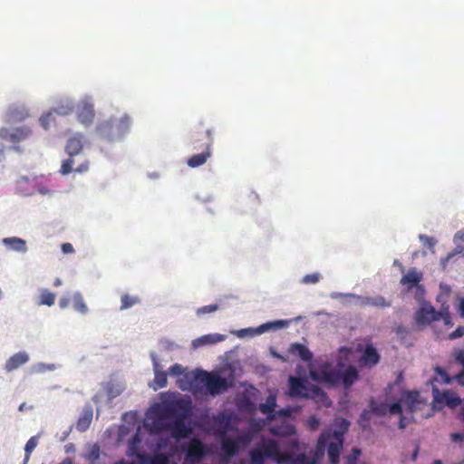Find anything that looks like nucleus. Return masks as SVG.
I'll use <instances>...</instances> for the list:
<instances>
[{
  "label": "nucleus",
  "instance_id": "39448f33",
  "mask_svg": "<svg viewBox=\"0 0 464 464\" xmlns=\"http://www.w3.org/2000/svg\"><path fill=\"white\" fill-rule=\"evenodd\" d=\"M83 149V135L76 134L71 137L65 146V151L69 155V158L63 161L60 172L63 175H68L72 171L77 173H85L89 170L90 162L85 159L81 164L75 169L73 165L75 163L73 157L79 155Z\"/></svg>",
  "mask_w": 464,
  "mask_h": 464
},
{
  "label": "nucleus",
  "instance_id": "a878e982",
  "mask_svg": "<svg viewBox=\"0 0 464 464\" xmlns=\"http://www.w3.org/2000/svg\"><path fill=\"white\" fill-rule=\"evenodd\" d=\"M3 244L12 250L24 253L27 250L26 242L19 237H5L3 239Z\"/></svg>",
  "mask_w": 464,
  "mask_h": 464
},
{
  "label": "nucleus",
  "instance_id": "49530a36",
  "mask_svg": "<svg viewBox=\"0 0 464 464\" xmlns=\"http://www.w3.org/2000/svg\"><path fill=\"white\" fill-rule=\"evenodd\" d=\"M435 372H437L438 375H440L441 377V379L443 380L444 383H450V376L448 375V373L446 372V371L444 369H442L441 367L437 366L435 368Z\"/></svg>",
  "mask_w": 464,
  "mask_h": 464
},
{
  "label": "nucleus",
  "instance_id": "ea45409f",
  "mask_svg": "<svg viewBox=\"0 0 464 464\" xmlns=\"http://www.w3.org/2000/svg\"><path fill=\"white\" fill-rule=\"evenodd\" d=\"M287 324V323L285 321H283V320H279V321H275V322H270V323H266V324H264L262 325L259 326L258 330L260 333H263L265 331H267L271 328H280V327H284Z\"/></svg>",
  "mask_w": 464,
  "mask_h": 464
},
{
  "label": "nucleus",
  "instance_id": "c85d7f7f",
  "mask_svg": "<svg viewBox=\"0 0 464 464\" xmlns=\"http://www.w3.org/2000/svg\"><path fill=\"white\" fill-rule=\"evenodd\" d=\"M73 103L69 99L61 100L53 109V111L59 115H68L73 111Z\"/></svg>",
  "mask_w": 464,
  "mask_h": 464
},
{
  "label": "nucleus",
  "instance_id": "0e129e2a",
  "mask_svg": "<svg viewBox=\"0 0 464 464\" xmlns=\"http://www.w3.org/2000/svg\"><path fill=\"white\" fill-rule=\"evenodd\" d=\"M406 425H407V423L405 421V418L402 415H401L400 421H399V428L402 430L406 427Z\"/></svg>",
  "mask_w": 464,
  "mask_h": 464
},
{
  "label": "nucleus",
  "instance_id": "b1692460",
  "mask_svg": "<svg viewBox=\"0 0 464 464\" xmlns=\"http://www.w3.org/2000/svg\"><path fill=\"white\" fill-rule=\"evenodd\" d=\"M289 353L298 356L304 362H310L313 358V354L309 349L305 345L298 343L291 344Z\"/></svg>",
  "mask_w": 464,
  "mask_h": 464
},
{
  "label": "nucleus",
  "instance_id": "e433bc0d",
  "mask_svg": "<svg viewBox=\"0 0 464 464\" xmlns=\"http://www.w3.org/2000/svg\"><path fill=\"white\" fill-rule=\"evenodd\" d=\"M55 302V295L47 289H44L40 295L39 304L51 306Z\"/></svg>",
  "mask_w": 464,
  "mask_h": 464
},
{
  "label": "nucleus",
  "instance_id": "2f4dec72",
  "mask_svg": "<svg viewBox=\"0 0 464 464\" xmlns=\"http://www.w3.org/2000/svg\"><path fill=\"white\" fill-rule=\"evenodd\" d=\"M420 393L418 392H408L403 400L402 402L404 405H406L409 410L412 412L416 409V405L420 403Z\"/></svg>",
  "mask_w": 464,
  "mask_h": 464
},
{
  "label": "nucleus",
  "instance_id": "c03bdc74",
  "mask_svg": "<svg viewBox=\"0 0 464 464\" xmlns=\"http://www.w3.org/2000/svg\"><path fill=\"white\" fill-rule=\"evenodd\" d=\"M371 411H363L360 416L359 423L361 426L365 428L367 426V422L370 420Z\"/></svg>",
  "mask_w": 464,
  "mask_h": 464
},
{
  "label": "nucleus",
  "instance_id": "c756f323",
  "mask_svg": "<svg viewBox=\"0 0 464 464\" xmlns=\"http://www.w3.org/2000/svg\"><path fill=\"white\" fill-rule=\"evenodd\" d=\"M215 421L218 426L219 433L224 436L230 428L231 417L225 413H219Z\"/></svg>",
  "mask_w": 464,
  "mask_h": 464
},
{
  "label": "nucleus",
  "instance_id": "6ab92c4d",
  "mask_svg": "<svg viewBox=\"0 0 464 464\" xmlns=\"http://www.w3.org/2000/svg\"><path fill=\"white\" fill-rule=\"evenodd\" d=\"M28 360H29V356L26 353H24V352L17 353L14 354L13 356H11L7 360V362H5V369L7 372H12L14 370H16L17 368H19L21 365L24 364L25 362H27Z\"/></svg>",
  "mask_w": 464,
  "mask_h": 464
},
{
  "label": "nucleus",
  "instance_id": "cd10ccee",
  "mask_svg": "<svg viewBox=\"0 0 464 464\" xmlns=\"http://www.w3.org/2000/svg\"><path fill=\"white\" fill-rule=\"evenodd\" d=\"M442 401L449 408L455 409L462 404L463 399L453 392L446 391L442 393Z\"/></svg>",
  "mask_w": 464,
  "mask_h": 464
},
{
  "label": "nucleus",
  "instance_id": "13d9d810",
  "mask_svg": "<svg viewBox=\"0 0 464 464\" xmlns=\"http://www.w3.org/2000/svg\"><path fill=\"white\" fill-rule=\"evenodd\" d=\"M70 304V299L67 298V297H62L60 300H59V306L62 308V309H64L66 308Z\"/></svg>",
  "mask_w": 464,
  "mask_h": 464
},
{
  "label": "nucleus",
  "instance_id": "72a5a7b5",
  "mask_svg": "<svg viewBox=\"0 0 464 464\" xmlns=\"http://www.w3.org/2000/svg\"><path fill=\"white\" fill-rule=\"evenodd\" d=\"M121 310H126L132 306H134L137 304L140 303V299L136 295H130L128 294H124L121 298Z\"/></svg>",
  "mask_w": 464,
  "mask_h": 464
},
{
  "label": "nucleus",
  "instance_id": "58836bf2",
  "mask_svg": "<svg viewBox=\"0 0 464 464\" xmlns=\"http://www.w3.org/2000/svg\"><path fill=\"white\" fill-rule=\"evenodd\" d=\"M101 453V448L98 444H93L91 449L88 450V452L85 454V459L93 463L100 458Z\"/></svg>",
  "mask_w": 464,
  "mask_h": 464
},
{
  "label": "nucleus",
  "instance_id": "2eb2a0df",
  "mask_svg": "<svg viewBox=\"0 0 464 464\" xmlns=\"http://www.w3.org/2000/svg\"><path fill=\"white\" fill-rule=\"evenodd\" d=\"M308 399H312L316 403L324 407H330L332 405V401L324 392V391L314 384L313 385L312 389H310Z\"/></svg>",
  "mask_w": 464,
  "mask_h": 464
},
{
  "label": "nucleus",
  "instance_id": "f704fd0d",
  "mask_svg": "<svg viewBox=\"0 0 464 464\" xmlns=\"http://www.w3.org/2000/svg\"><path fill=\"white\" fill-rule=\"evenodd\" d=\"M72 305L73 308L81 314H84L88 312V307L83 300L82 295L79 292L72 295Z\"/></svg>",
  "mask_w": 464,
  "mask_h": 464
},
{
  "label": "nucleus",
  "instance_id": "9b49d317",
  "mask_svg": "<svg viewBox=\"0 0 464 464\" xmlns=\"http://www.w3.org/2000/svg\"><path fill=\"white\" fill-rule=\"evenodd\" d=\"M441 316L442 312H437L430 304H424L416 312L415 321L419 325H427L439 321Z\"/></svg>",
  "mask_w": 464,
  "mask_h": 464
},
{
  "label": "nucleus",
  "instance_id": "a18cd8bd",
  "mask_svg": "<svg viewBox=\"0 0 464 464\" xmlns=\"http://www.w3.org/2000/svg\"><path fill=\"white\" fill-rule=\"evenodd\" d=\"M388 412L391 414H401L402 407L401 402H394L389 406Z\"/></svg>",
  "mask_w": 464,
  "mask_h": 464
},
{
  "label": "nucleus",
  "instance_id": "680f3d73",
  "mask_svg": "<svg viewBox=\"0 0 464 464\" xmlns=\"http://www.w3.org/2000/svg\"><path fill=\"white\" fill-rule=\"evenodd\" d=\"M419 450H420V447H419V445H416L414 451L411 455V461H416V459L418 458Z\"/></svg>",
  "mask_w": 464,
  "mask_h": 464
},
{
  "label": "nucleus",
  "instance_id": "8fccbe9b",
  "mask_svg": "<svg viewBox=\"0 0 464 464\" xmlns=\"http://www.w3.org/2000/svg\"><path fill=\"white\" fill-rule=\"evenodd\" d=\"M61 248L63 254H72L74 252L73 246L71 243L62 244Z\"/></svg>",
  "mask_w": 464,
  "mask_h": 464
},
{
  "label": "nucleus",
  "instance_id": "0eeeda50",
  "mask_svg": "<svg viewBox=\"0 0 464 464\" xmlns=\"http://www.w3.org/2000/svg\"><path fill=\"white\" fill-rule=\"evenodd\" d=\"M331 436L327 443V454L331 464H338L340 460V453L343 444V432L340 431H325Z\"/></svg>",
  "mask_w": 464,
  "mask_h": 464
},
{
  "label": "nucleus",
  "instance_id": "bf43d9fd",
  "mask_svg": "<svg viewBox=\"0 0 464 464\" xmlns=\"http://www.w3.org/2000/svg\"><path fill=\"white\" fill-rule=\"evenodd\" d=\"M288 447L293 450L299 449V441L296 439H292L288 442Z\"/></svg>",
  "mask_w": 464,
  "mask_h": 464
},
{
  "label": "nucleus",
  "instance_id": "f03ea898",
  "mask_svg": "<svg viewBox=\"0 0 464 464\" xmlns=\"http://www.w3.org/2000/svg\"><path fill=\"white\" fill-rule=\"evenodd\" d=\"M191 401L182 398L164 401L158 407V416L161 420H174L165 426H157L159 430H169L176 440L187 438L192 431L186 424V420L191 415Z\"/></svg>",
  "mask_w": 464,
  "mask_h": 464
},
{
  "label": "nucleus",
  "instance_id": "37998d69",
  "mask_svg": "<svg viewBox=\"0 0 464 464\" xmlns=\"http://www.w3.org/2000/svg\"><path fill=\"white\" fill-rule=\"evenodd\" d=\"M218 308V304L204 305L197 310V314H205L217 311Z\"/></svg>",
  "mask_w": 464,
  "mask_h": 464
},
{
  "label": "nucleus",
  "instance_id": "393cba45",
  "mask_svg": "<svg viewBox=\"0 0 464 464\" xmlns=\"http://www.w3.org/2000/svg\"><path fill=\"white\" fill-rule=\"evenodd\" d=\"M360 304L362 306H374V307H389V306H391V302L387 301L382 295L361 297Z\"/></svg>",
  "mask_w": 464,
  "mask_h": 464
},
{
  "label": "nucleus",
  "instance_id": "de8ad7c7",
  "mask_svg": "<svg viewBox=\"0 0 464 464\" xmlns=\"http://www.w3.org/2000/svg\"><path fill=\"white\" fill-rule=\"evenodd\" d=\"M464 335V326L457 327L452 333L450 334V339H457Z\"/></svg>",
  "mask_w": 464,
  "mask_h": 464
},
{
  "label": "nucleus",
  "instance_id": "c9c22d12",
  "mask_svg": "<svg viewBox=\"0 0 464 464\" xmlns=\"http://www.w3.org/2000/svg\"><path fill=\"white\" fill-rule=\"evenodd\" d=\"M92 420V412L90 411L88 413H85L84 415L81 416L76 423V428L79 431H85Z\"/></svg>",
  "mask_w": 464,
  "mask_h": 464
},
{
  "label": "nucleus",
  "instance_id": "a19ab883",
  "mask_svg": "<svg viewBox=\"0 0 464 464\" xmlns=\"http://www.w3.org/2000/svg\"><path fill=\"white\" fill-rule=\"evenodd\" d=\"M321 275L318 272L309 274L302 278V283L305 285L316 284L321 279Z\"/></svg>",
  "mask_w": 464,
  "mask_h": 464
},
{
  "label": "nucleus",
  "instance_id": "4be33fe9",
  "mask_svg": "<svg viewBox=\"0 0 464 464\" xmlns=\"http://www.w3.org/2000/svg\"><path fill=\"white\" fill-rule=\"evenodd\" d=\"M422 279V274L418 272L415 267H411L409 269L406 275H404L401 279V284L402 285H409V289H411L413 286L417 285Z\"/></svg>",
  "mask_w": 464,
  "mask_h": 464
},
{
  "label": "nucleus",
  "instance_id": "6e6d98bb",
  "mask_svg": "<svg viewBox=\"0 0 464 464\" xmlns=\"http://www.w3.org/2000/svg\"><path fill=\"white\" fill-rule=\"evenodd\" d=\"M453 256H454V254L450 253V254H448L445 257H443V258H441V259H440V265H441V266H442V268H443V269H445V268H446L448 262H449V261H450V258H452Z\"/></svg>",
  "mask_w": 464,
  "mask_h": 464
},
{
  "label": "nucleus",
  "instance_id": "4c0bfd02",
  "mask_svg": "<svg viewBox=\"0 0 464 464\" xmlns=\"http://www.w3.org/2000/svg\"><path fill=\"white\" fill-rule=\"evenodd\" d=\"M37 444H38V437L37 436L31 437L28 440V441L26 442L25 447H24V451H25V457L24 459V464H26V462L29 460L30 455L34 451V450L36 448Z\"/></svg>",
  "mask_w": 464,
  "mask_h": 464
},
{
  "label": "nucleus",
  "instance_id": "412c9836",
  "mask_svg": "<svg viewBox=\"0 0 464 464\" xmlns=\"http://www.w3.org/2000/svg\"><path fill=\"white\" fill-rule=\"evenodd\" d=\"M221 450L227 458L236 456L239 450L238 440L230 438H224L221 442Z\"/></svg>",
  "mask_w": 464,
  "mask_h": 464
},
{
  "label": "nucleus",
  "instance_id": "052dcab7",
  "mask_svg": "<svg viewBox=\"0 0 464 464\" xmlns=\"http://www.w3.org/2000/svg\"><path fill=\"white\" fill-rule=\"evenodd\" d=\"M464 436L460 433H452L451 434V440L453 441H461L463 440Z\"/></svg>",
  "mask_w": 464,
  "mask_h": 464
},
{
  "label": "nucleus",
  "instance_id": "79ce46f5",
  "mask_svg": "<svg viewBox=\"0 0 464 464\" xmlns=\"http://www.w3.org/2000/svg\"><path fill=\"white\" fill-rule=\"evenodd\" d=\"M53 110L48 111L47 113L42 115V117L40 118V123L41 125L44 128V129H47L50 122L53 120Z\"/></svg>",
  "mask_w": 464,
  "mask_h": 464
},
{
  "label": "nucleus",
  "instance_id": "423d86ee",
  "mask_svg": "<svg viewBox=\"0 0 464 464\" xmlns=\"http://www.w3.org/2000/svg\"><path fill=\"white\" fill-rule=\"evenodd\" d=\"M131 120L129 115L124 114L121 118H110L101 122L97 130L102 138L112 140L115 137L123 136L130 128Z\"/></svg>",
  "mask_w": 464,
  "mask_h": 464
},
{
  "label": "nucleus",
  "instance_id": "dca6fc26",
  "mask_svg": "<svg viewBox=\"0 0 464 464\" xmlns=\"http://www.w3.org/2000/svg\"><path fill=\"white\" fill-rule=\"evenodd\" d=\"M135 456L139 460V464H169L168 457L163 454L150 456L144 452H137Z\"/></svg>",
  "mask_w": 464,
  "mask_h": 464
},
{
  "label": "nucleus",
  "instance_id": "aec40b11",
  "mask_svg": "<svg viewBox=\"0 0 464 464\" xmlns=\"http://www.w3.org/2000/svg\"><path fill=\"white\" fill-rule=\"evenodd\" d=\"M153 370H154V380L153 388L154 390L161 389L167 386V372L160 370V363L157 362L156 357H153Z\"/></svg>",
  "mask_w": 464,
  "mask_h": 464
},
{
  "label": "nucleus",
  "instance_id": "338daca9",
  "mask_svg": "<svg viewBox=\"0 0 464 464\" xmlns=\"http://www.w3.org/2000/svg\"><path fill=\"white\" fill-rule=\"evenodd\" d=\"M459 312L462 316H464V298L460 300L459 303Z\"/></svg>",
  "mask_w": 464,
  "mask_h": 464
},
{
  "label": "nucleus",
  "instance_id": "69168bd1",
  "mask_svg": "<svg viewBox=\"0 0 464 464\" xmlns=\"http://www.w3.org/2000/svg\"><path fill=\"white\" fill-rule=\"evenodd\" d=\"M441 318L444 319L445 321V324H450V315H449V313L448 311L445 312V314L442 313V316Z\"/></svg>",
  "mask_w": 464,
  "mask_h": 464
},
{
  "label": "nucleus",
  "instance_id": "9d476101",
  "mask_svg": "<svg viewBox=\"0 0 464 464\" xmlns=\"http://www.w3.org/2000/svg\"><path fill=\"white\" fill-rule=\"evenodd\" d=\"M31 135L32 130L28 127H19L15 129H0V139L12 143L21 142L28 139Z\"/></svg>",
  "mask_w": 464,
  "mask_h": 464
},
{
  "label": "nucleus",
  "instance_id": "473e14b6",
  "mask_svg": "<svg viewBox=\"0 0 464 464\" xmlns=\"http://www.w3.org/2000/svg\"><path fill=\"white\" fill-rule=\"evenodd\" d=\"M370 409L372 413L377 416H384L388 412L389 405L385 402H377L375 400L372 399L370 401Z\"/></svg>",
  "mask_w": 464,
  "mask_h": 464
},
{
  "label": "nucleus",
  "instance_id": "a211bd4d",
  "mask_svg": "<svg viewBox=\"0 0 464 464\" xmlns=\"http://www.w3.org/2000/svg\"><path fill=\"white\" fill-rule=\"evenodd\" d=\"M276 398L275 395H268L265 403L259 404V411L267 416L269 420L276 419Z\"/></svg>",
  "mask_w": 464,
  "mask_h": 464
},
{
  "label": "nucleus",
  "instance_id": "7ed1b4c3",
  "mask_svg": "<svg viewBox=\"0 0 464 464\" xmlns=\"http://www.w3.org/2000/svg\"><path fill=\"white\" fill-rule=\"evenodd\" d=\"M266 459L277 464H314V460L304 453L295 457L289 452H282L274 440H264L249 451V464H265Z\"/></svg>",
  "mask_w": 464,
  "mask_h": 464
},
{
  "label": "nucleus",
  "instance_id": "4468645a",
  "mask_svg": "<svg viewBox=\"0 0 464 464\" xmlns=\"http://www.w3.org/2000/svg\"><path fill=\"white\" fill-rule=\"evenodd\" d=\"M331 436L324 431L317 440L315 450L310 452L312 460H314V464H318L324 458L327 443Z\"/></svg>",
  "mask_w": 464,
  "mask_h": 464
},
{
  "label": "nucleus",
  "instance_id": "7c9ffc66",
  "mask_svg": "<svg viewBox=\"0 0 464 464\" xmlns=\"http://www.w3.org/2000/svg\"><path fill=\"white\" fill-rule=\"evenodd\" d=\"M322 380L330 384H336L341 382V372L336 370H323L321 372Z\"/></svg>",
  "mask_w": 464,
  "mask_h": 464
},
{
  "label": "nucleus",
  "instance_id": "6e6552de",
  "mask_svg": "<svg viewBox=\"0 0 464 464\" xmlns=\"http://www.w3.org/2000/svg\"><path fill=\"white\" fill-rule=\"evenodd\" d=\"M185 451L186 460L192 463L200 462L208 453L207 447L198 438H193L189 440L185 448Z\"/></svg>",
  "mask_w": 464,
  "mask_h": 464
},
{
  "label": "nucleus",
  "instance_id": "864d4df0",
  "mask_svg": "<svg viewBox=\"0 0 464 464\" xmlns=\"http://www.w3.org/2000/svg\"><path fill=\"white\" fill-rule=\"evenodd\" d=\"M210 339H211L210 335H204V336L200 337L199 339L196 340L194 342V344L196 345V342L199 343V344H206V343H214L215 342L214 340H210Z\"/></svg>",
  "mask_w": 464,
  "mask_h": 464
},
{
  "label": "nucleus",
  "instance_id": "603ef678",
  "mask_svg": "<svg viewBox=\"0 0 464 464\" xmlns=\"http://www.w3.org/2000/svg\"><path fill=\"white\" fill-rule=\"evenodd\" d=\"M456 362L464 367V350L459 351L455 355Z\"/></svg>",
  "mask_w": 464,
  "mask_h": 464
},
{
  "label": "nucleus",
  "instance_id": "3c124183",
  "mask_svg": "<svg viewBox=\"0 0 464 464\" xmlns=\"http://www.w3.org/2000/svg\"><path fill=\"white\" fill-rule=\"evenodd\" d=\"M320 421L315 417H311L308 420V425L311 430H316L319 427Z\"/></svg>",
  "mask_w": 464,
  "mask_h": 464
},
{
  "label": "nucleus",
  "instance_id": "5fc2aeb1",
  "mask_svg": "<svg viewBox=\"0 0 464 464\" xmlns=\"http://www.w3.org/2000/svg\"><path fill=\"white\" fill-rule=\"evenodd\" d=\"M454 242L455 243L464 242V231L463 230L458 231L455 234V236H454Z\"/></svg>",
  "mask_w": 464,
  "mask_h": 464
},
{
  "label": "nucleus",
  "instance_id": "5701e85b",
  "mask_svg": "<svg viewBox=\"0 0 464 464\" xmlns=\"http://www.w3.org/2000/svg\"><path fill=\"white\" fill-rule=\"evenodd\" d=\"M341 382L345 388H350L358 379L359 373L354 366H348L341 372Z\"/></svg>",
  "mask_w": 464,
  "mask_h": 464
},
{
  "label": "nucleus",
  "instance_id": "f257e3e1",
  "mask_svg": "<svg viewBox=\"0 0 464 464\" xmlns=\"http://www.w3.org/2000/svg\"><path fill=\"white\" fill-rule=\"evenodd\" d=\"M169 373L178 377L177 385L181 391H190L194 393L205 387L209 394L217 395L227 391L229 386L226 378L203 370L186 372L179 363L173 364Z\"/></svg>",
  "mask_w": 464,
  "mask_h": 464
},
{
  "label": "nucleus",
  "instance_id": "20e7f679",
  "mask_svg": "<svg viewBox=\"0 0 464 464\" xmlns=\"http://www.w3.org/2000/svg\"><path fill=\"white\" fill-rule=\"evenodd\" d=\"M190 141L194 149L203 148V151L192 155L188 159L187 164L190 168H198L204 165L212 155V146L214 142L213 132L211 129L203 130V124L196 126L191 131Z\"/></svg>",
  "mask_w": 464,
  "mask_h": 464
},
{
  "label": "nucleus",
  "instance_id": "ddd939ff",
  "mask_svg": "<svg viewBox=\"0 0 464 464\" xmlns=\"http://www.w3.org/2000/svg\"><path fill=\"white\" fill-rule=\"evenodd\" d=\"M29 116L28 110L23 105H12L5 113V121L9 123L19 122Z\"/></svg>",
  "mask_w": 464,
  "mask_h": 464
},
{
  "label": "nucleus",
  "instance_id": "e2e57ef3",
  "mask_svg": "<svg viewBox=\"0 0 464 464\" xmlns=\"http://www.w3.org/2000/svg\"><path fill=\"white\" fill-rule=\"evenodd\" d=\"M459 418L464 422V399L462 401V404L460 405Z\"/></svg>",
  "mask_w": 464,
  "mask_h": 464
},
{
  "label": "nucleus",
  "instance_id": "f3484780",
  "mask_svg": "<svg viewBox=\"0 0 464 464\" xmlns=\"http://www.w3.org/2000/svg\"><path fill=\"white\" fill-rule=\"evenodd\" d=\"M380 354L372 344H367L361 357V362L364 365L373 366L380 362Z\"/></svg>",
  "mask_w": 464,
  "mask_h": 464
},
{
  "label": "nucleus",
  "instance_id": "09e8293b",
  "mask_svg": "<svg viewBox=\"0 0 464 464\" xmlns=\"http://www.w3.org/2000/svg\"><path fill=\"white\" fill-rule=\"evenodd\" d=\"M292 414V410L290 408H284L279 411H276V418L277 417H290Z\"/></svg>",
  "mask_w": 464,
  "mask_h": 464
},
{
  "label": "nucleus",
  "instance_id": "bb28decb",
  "mask_svg": "<svg viewBox=\"0 0 464 464\" xmlns=\"http://www.w3.org/2000/svg\"><path fill=\"white\" fill-rule=\"evenodd\" d=\"M271 432L276 436L288 437L295 433V428L293 424L284 420L281 425L272 427Z\"/></svg>",
  "mask_w": 464,
  "mask_h": 464
},
{
  "label": "nucleus",
  "instance_id": "1a4fd4ad",
  "mask_svg": "<svg viewBox=\"0 0 464 464\" xmlns=\"http://www.w3.org/2000/svg\"><path fill=\"white\" fill-rule=\"evenodd\" d=\"M314 384L309 383L306 380L290 376L289 377V396L292 398L308 399L310 389Z\"/></svg>",
  "mask_w": 464,
  "mask_h": 464
},
{
  "label": "nucleus",
  "instance_id": "4d7b16f0",
  "mask_svg": "<svg viewBox=\"0 0 464 464\" xmlns=\"http://www.w3.org/2000/svg\"><path fill=\"white\" fill-rule=\"evenodd\" d=\"M454 379L458 383L464 385V367L458 374L455 375Z\"/></svg>",
  "mask_w": 464,
  "mask_h": 464
},
{
  "label": "nucleus",
  "instance_id": "774afa93",
  "mask_svg": "<svg viewBox=\"0 0 464 464\" xmlns=\"http://www.w3.org/2000/svg\"><path fill=\"white\" fill-rule=\"evenodd\" d=\"M26 409V403L25 402H23L19 405V408H18V411H24V410Z\"/></svg>",
  "mask_w": 464,
  "mask_h": 464
},
{
  "label": "nucleus",
  "instance_id": "f8f14e48",
  "mask_svg": "<svg viewBox=\"0 0 464 464\" xmlns=\"http://www.w3.org/2000/svg\"><path fill=\"white\" fill-rule=\"evenodd\" d=\"M95 113L93 104L88 100H82L77 109V117L80 122L83 125H90L92 123Z\"/></svg>",
  "mask_w": 464,
  "mask_h": 464
}]
</instances>
